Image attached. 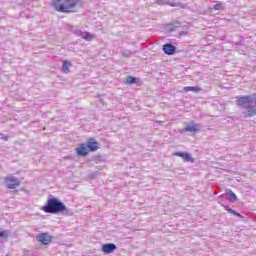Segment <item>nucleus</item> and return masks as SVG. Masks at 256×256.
<instances>
[{
  "instance_id": "obj_13",
  "label": "nucleus",
  "mask_w": 256,
  "mask_h": 256,
  "mask_svg": "<svg viewBox=\"0 0 256 256\" xmlns=\"http://www.w3.org/2000/svg\"><path fill=\"white\" fill-rule=\"evenodd\" d=\"M226 197L230 203H235L237 201V195H235L231 189L226 191Z\"/></svg>"
},
{
  "instance_id": "obj_5",
  "label": "nucleus",
  "mask_w": 256,
  "mask_h": 256,
  "mask_svg": "<svg viewBox=\"0 0 256 256\" xmlns=\"http://www.w3.org/2000/svg\"><path fill=\"white\" fill-rule=\"evenodd\" d=\"M86 147L89 153H95V151H99L100 144L94 138H89L87 140Z\"/></svg>"
},
{
  "instance_id": "obj_7",
  "label": "nucleus",
  "mask_w": 256,
  "mask_h": 256,
  "mask_svg": "<svg viewBox=\"0 0 256 256\" xmlns=\"http://www.w3.org/2000/svg\"><path fill=\"white\" fill-rule=\"evenodd\" d=\"M37 241H39V243H42V245H49L51 241H53V237L48 233H42L37 236Z\"/></svg>"
},
{
  "instance_id": "obj_17",
  "label": "nucleus",
  "mask_w": 256,
  "mask_h": 256,
  "mask_svg": "<svg viewBox=\"0 0 256 256\" xmlns=\"http://www.w3.org/2000/svg\"><path fill=\"white\" fill-rule=\"evenodd\" d=\"M213 9L215 11H223V9H225V6H223V2H218L213 6Z\"/></svg>"
},
{
  "instance_id": "obj_9",
  "label": "nucleus",
  "mask_w": 256,
  "mask_h": 256,
  "mask_svg": "<svg viewBox=\"0 0 256 256\" xmlns=\"http://www.w3.org/2000/svg\"><path fill=\"white\" fill-rule=\"evenodd\" d=\"M163 51L165 55H175V51H177V48L173 46V44L167 43L163 45Z\"/></svg>"
},
{
  "instance_id": "obj_3",
  "label": "nucleus",
  "mask_w": 256,
  "mask_h": 256,
  "mask_svg": "<svg viewBox=\"0 0 256 256\" xmlns=\"http://www.w3.org/2000/svg\"><path fill=\"white\" fill-rule=\"evenodd\" d=\"M42 210L44 213H52V215H55L67 211V206L59 201V199L52 197L46 201V205L42 206Z\"/></svg>"
},
{
  "instance_id": "obj_15",
  "label": "nucleus",
  "mask_w": 256,
  "mask_h": 256,
  "mask_svg": "<svg viewBox=\"0 0 256 256\" xmlns=\"http://www.w3.org/2000/svg\"><path fill=\"white\" fill-rule=\"evenodd\" d=\"M11 235L9 230H3L0 228V239H8V237Z\"/></svg>"
},
{
  "instance_id": "obj_14",
  "label": "nucleus",
  "mask_w": 256,
  "mask_h": 256,
  "mask_svg": "<svg viewBox=\"0 0 256 256\" xmlns=\"http://www.w3.org/2000/svg\"><path fill=\"white\" fill-rule=\"evenodd\" d=\"M183 91H184V93H189V91H192L193 93H199V92H201V88L188 86V87H184Z\"/></svg>"
},
{
  "instance_id": "obj_16",
  "label": "nucleus",
  "mask_w": 256,
  "mask_h": 256,
  "mask_svg": "<svg viewBox=\"0 0 256 256\" xmlns=\"http://www.w3.org/2000/svg\"><path fill=\"white\" fill-rule=\"evenodd\" d=\"M71 67V63L67 60L63 62V73H69V68Z\"/></svg>"
},
{
  "instance_id": "obj_1",
  "label": "nucleus",
  "mask_w": 256,
  "mask_h": 256,
  "mask_svg": "<svg viewBox=\"0 0 256 256\" xmlns=\"http://www.w3.org/2000/svg\"><path fill=\"white\" fill-rule=\"evenodd\" d=\"M51 7L58 13H77L81 0H51Z\"/></svg>"
},
{
  "instance_id": "obj_11",
  "label": "nucleus",
  "mask_w": 256,
  "mask_h": 256,
  "mask_svg": "<svg viewBox=\"0 0 256 256\" xmlns=\"http://www.w3.org/2000/svg\"><path fill=\"white\" fill-rule=\"evenodd\" d=\"M175 157H181L182 159H184V161H188L193 163V157L191 156V154L189 153H185V152H175L173 154Z\"/></svg>"
},
{
  "instance_id": "obj_10",
  "label": "nucleus",
  "mask_w": 256,
  "mask_h": 256,
  "mask_svg": "<svg viewBox=\"0 0 256 256\" xmlns=\"http://www.w3.org/2000/svg\"><path fill=\"white\" fill-rule=\"evenodd\" d=\"M117 249V246L113 243H106L102 245V251L106 254L109 255L110 253H113Z\"/></svg>"
},
{
  "instance_id": "obj_8",
  "label": "nucleus",
  "mask_w": 256,
  "mask_h": 256,
  "mask_svg": "<svg viewBox=\"0 0 256 256\" xmlns=\"http://www.w3.org/2000/svg\"><path fill=\"white\" fill-rule=\"evenodd\" d=\"M184 131L188 133H199L200 126L199 124H195V122H191L190 124H186Z\"/></svg>"
},
{
  "instance_id": "obj_18",
  "label": "nucleus",
  "mask_w": 256,
  "mask_h": 256,
  "mask_svg": "<svg viewBox=\"0 0 256 256\" xmlns=\"http://www.w3.org/2000/svg\"><path fill=\"white\" fill-rule=\"evenodd\" d=\"M137 82V78L133 77V76H128L126 78V83H128V85H133V83Z\"/></svg>"
},
{
  "instance_id": "obj_12",
  "label": "nucleus",
  "mask_w": 256,
  "mask_h": 256,
  "mask_svg": "<svg viewBox=\"0 0 256 256\" xmlns=\"http://www.w3.org/2000/svg\"><path fill=\"white\" fill-rule=\"evenodd\" d=\"M79 36L81 39H84L85 41H93L95 38V35L89 33V32H80Z\"/></svg>"
},
{
  "instance_id": "obj_19",
  "label": "nucleus",
  "mask_w": 256,
  "mask_h": 256,
  "mask_svg": "<svg viewBox=\"0 0 256 256\" xmlns=\"http://www.w3.org/2000/svg\"><path fill=\"white\" fill-rule=\"evenodd\" d=\"M228 213H232V215H236L237 217H241V214H239L237 211H234L233 209H228Z\"/></svg>"
},
{
  "instance_id": "obj_2",
  "label": "nucleus",
  "mask_w": 256,
  "mask_h": 256,
  "mask_svg": "<svg viewBox=\"0 0 256 256\" xmlns=\"http://www.w3.org/2000/svg\"><path fill=\"white\" fill-rule=\"evenodd\" d=\"M238 107H244V117H255L256 115V94L236 97Z\"/></svg>"
},
{
  "instance_id": "obj_4",
  "label": "nucleus",
  "mask_w": 256,
  "mask_h": 256,
  "mask_svg": "<svg viewBox=\"0 0 256 256\" xmlns=\"http://www.w3.org/2000/svg\"><path fill=\"white\" fill-rule=\"evenodd\" d=\"M4 183L7 189H17L21 185V180L15 176H8L4 178Z\"/></svg>"
},
{
  "instance_id": "obj_6",
  "label": "nucleus",
  "mask_w": 256,
  "mask_h": 256,
  "mask_svg": "<svg viewBox=\"0 0 256 256\" xmlns=\"http://www.w3.org/2000/svg\"><path fill=\"white\" fill-rule=\"evenodd\" d=\"M75 153L78 157H87L89 155V149L87 148V144L81 143L75 148Z\"/></svg>"
}]
</instances>
